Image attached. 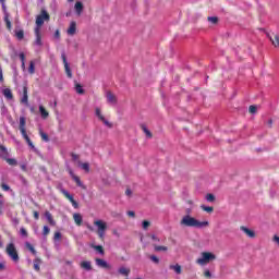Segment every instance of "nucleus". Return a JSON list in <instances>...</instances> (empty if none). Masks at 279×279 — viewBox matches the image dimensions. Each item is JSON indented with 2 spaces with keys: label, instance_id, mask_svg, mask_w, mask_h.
I'll return each mask as SVG.
<instances>
[{
  "label": "nucleus",
  "instance_id": "nucleus-33",
  "mask_svg": "<svg viewBox=\"0 0 279 279\" xmlns=\"http://www.w3.org/2000/svg\"><path fill=\"white\" fill-rule=\"evenodd\" d=\"M207 21L209 23H211L213 25H217V23H219V17H217V16H209V17H207Z\"/></svg>",
  "mask_w": 279,
  "mask_h": 279
},
{
  "label": "nucleus",
  "instance_id": "nucleus-45",
  "mask_svg": "<svg viewBox=\"0 0 279 279\" xmlns=\"http://www.w3.org/2000/svg\"><path fill=\"white\" fill-rule=\"evenodd\" d=\"M24 140L26 141L27 145L31 146L32 149H36V147L34 146V143L32 142L29 136L25 137Z\"/></svg>",
  "mask_w": 279,
  "mask_h": 279
},
{
  "label": "nucleus",
  "instance_id": "nucleus-24",
  "mask_svg": "<svg viewBox=\"0 0 279 279\" xmlns=\"http://www.w3.org/2000/svg\"><path fill=\"white\" fill-rule=\"evenodd\" d=\"M81 267L86 271H90L93 269L90 262H86V260L81 263Z\"/></svg>",
  "mask_w": 279,
  "mask_h": 279
},
{
  "label": "nucleus",
  "instance_id": "nucleus-50",
  "mask_svg": "<svg viewBox=\"0 0 279 279\" xmlns=\"http://www.w3.org/2000/svg\"><path fill=\"white\" fill-rule=\"evenodd\" d=\"M0 215H3V196L0 194Z\"/></svg>",
  "mask_w": 279,
  "mask_h": 279
},
{
  "label": "nucleus",
  "instance_id": "nucleus-53",
  "mask_svg": "<svg viewBox=\"0 0 279 279\" xmlns=\"http://www.w3.org/2000/svg\"><path fill=\"white\" fill-rule=\"evenodd\" d=\"M204 276H205V278H213V274L208 269L205 270Z\"/></svg>",
  "mask_w": 279,
  "mask_h": 279
},
{
  "label": "nucleus",
  "instance_id": "nucleus-22",
  "mask_svg": "<svg viewBox=\"0 0 279 279\" xmlns=\"http://www.w3.org/2000/svg\"><path fill=\"white\" fill-rule=\"evenodd\" d=\"M169 269H171L172 271H174L178 276H180V274H182V266H180V264L177 265H170Z\"/></svg>",
  "mask_w": 279,
  "mask_h": 279
},
{
  "label": "nucleus",
  "instance_id": "nucleus-37",
  "mask_svg": "<svg viewBox=\"0 0 279 279\" xmlns=\"http://www.w3.org/2000/svg\"><path fill=\"white\" fill-rule=\"evenodd\" d=\"M142 130L146 134L147 138H151V132L145 126V124H142Z\"/></svg>",
  "mask_w": 279,
  "mask_h": 279
},
{
  "label": "nucleus",
  "instance_id": "nucleus-57",
  "mask_svg": "<svg viewBox=\"0 0 279 279\" xmlns=\"http://www.w3.org/2000/svg\"><path fill=\"white\" fill-rule=\"evenodd\" d=\"M125 195H126L128 197H132V190L126 189Z\"/></svg>",
  "mask_w": 279,
  "mask_h": 279
},
{
  "label": "nucleus",
  "instance_id": "nucleus-62",
  "mask_svg": "<svg viewBox=\"0 0 279 279\" xmlns=\"http://www.w3.org/2000/svg\"><path fill=\"white\" fill-rule=\"evenodd\" d=\"M34 217H35V219H39L40 214H38V211H34Z\"/></svg>",
  "mask_w": 279,
  "mask_h": 279
},
{
  "label": "nucleus",
  "instance_id": "nucleus-5",
  "mask_svg": "<svg viewBox=\"0 0 279 279\" xmlns=\"http://www.w3.org/2000/svg\"><path fill=\"white\" fill-rule=\"evenodd\" d=\"M50 16L47 10H41V13L36 17V27L40 29L45 25V21H49Z\"/></svg>",
  "mask_w": 279,
  "mask_h": 279
},
{
  "label": "nucleus",
  "instance_id": "nucleus-34",
  "mask_svg": "<svg viewBox=\"0 0 279 279\" xmlns=\"http://www.w3.org/2000/svg\"><path fill=\"white\" fill-rule=\"evenodd\" d=\"M25 246L27 247V250H29V252H32V254H34V256H36V248H34V246L32 245V243L26 242Z\"/></svg>",
  "mask_w": 279,
  "mask_h": 279
},
{
  "label": "nucleus",
  "instance_id": "nucleus-46",
  "mask_svg": "<svg viewBox=\"0 0 279 279\" xmlns=\"http://www.w3.org/2000/svg\"><path fill=\"white\" fill-rule=\"evenodd\" d=\"M49 232H51V229H49V227H47V226H44L43 235L47 236L49 234Z\"/></svg>",
  "mask_w": 279,
  "mask_h": 279
},
{
  "label": "nucleus",
  "instance_id": "nucleus-41",
  "mask_svg": "<svg viewBox=\"0 0 279 279\" xmlns=\"http://www.w3.org/2000/svg\"><path fill=\"white\" fill-rule=\"evenodd\" d=\"M20 234H21V236H23L24 239H27V236H28L27 230H26L24 227H22V228L20 229Z\"/></svg>",
  "mask_w": 279,
  "mask_h": 279
},
{
  "label": "nucleus",
  "instance_id": "nucleus-8",
  "mask_svg": "<svg viewBox=\"0 0 279 279\" xmlns=\"http://www.w3.org/2000/svg\"><path fill=\"white\" fill-rule=\"evenodd\" d=\"M95 114L99 119V121H102L104 125H106L107 128H112V123H110L108 120H106V118L101 113V109L96 108L95 109Z\"/></svg>",
  "mask_w": 279,
  "mask_h": 279
},
{
  "label": "nucleus",
  "instance_id": "nucleus-12",
  "mask_svg": "<svg viewBox=\"0 0 279 279\" xmlns=\"http://www.w3.org/2000/svg\"><path fill=\"white\" fill-rule=\"evenodd\" d=\"M35 45L37 47H43V37L40 36V29L38 27H35Z\"/></svg>",
  "mask_w": 279,
  "mask_h": 279
},
{
  "label": "nucleus",
  "instance_id": "nucleus-64",
  "mask_svg": "<svg viewBox=\"0 0 279 279\" xmlns=\"http://www.w3.org/2000/svg\"><path fill=\"white\" fill-rule=\"evenodd\" d=\"M87 229L90 230V232H93V230H95V228H93V226L87 225Z\"/></svg>",
  "mask_w": 279,
  "mask_h": 279
},
{
  "label": "nucleus",
  "instance_id": "nucleus-43",
  "mask_svg": "<svg viewBox=\"0 0 279 279\" xmlns=\"http://www.w3.org/2000/svg\"><path fill=\"white\" fill-rule=\"evenodd\" d=\"M201 208H202V210H205V213H213V210H214L213 207H208L206 205H202Z\"/></svg>",
  "mask_w": 279,
  "mask_h": 279
},
{
  "label": "nucleus",
  "instance_id": "nucleus-27",
  "mask_svg": "<svg viewBox=\"0 0 279 279\" xmlns=\"http://www.w3.org/2000/svg\"><path fill=\"white\" fill-rule=\"evenodd\" d=\"M78 167H81V169H83V171H86L87 173L88 171H90V165H88V162L82 163V161H78Z\"/></svg>",
  "mask_w": 279,
  "mask_h": 279
},
{
  "label": "nucleus",
  "instance_id": "nucleus-15",
  "mask_svg": "<svg viewBox=\"0 0 279 279\" xmlns=\"http://www.w3.org/2000/svg\"><path fill=\"white\" fill-rule=\"evenodd\" d=\"M0 158L2 160H8L10 158V153L8 151V148L0 144Z\"/></svg>",
  "mask_w": 279,
  "mask_h": 279
},
{
  "label": "nucleus",
  "instance_id": "nucleus-35",
  "mask_svg": "<svg viewBox=\"0 0 279 279\" xmlns=\"http://www.w3.org/2000/svg\"><path fill=\"white\" fill-rule=\"evenodd\" d=\"M75 90L78 95H84V88L80 85V83L75 84Z\"/></svg>",
  "mask_w": 279,
  "mask_h": 279
},
{
  "label": "nucleus",
  "instance_id": "nucleus-59",
  "mask_svg": "<svg viewBox=\"0 0 279 279\" xmlns=\"http://www.w3.org/2000/svg\"><path fill=\"white\" fill-rule=\"evenodd\" d=\"M54 38H57V39L60 38V31L57 29V31L54 32Z\"/></svg>",
  "mask_w": 279,
  "mask_h": 279
},
{
  "label": "nucleus",
  "instance_id": "nucleus-3",
  "mask_svg": "<svg viewBox=\"0 0 279 279\" xmlns=\"http://www.w3.org/2000/svg\"><path fill=\"white\" fill-rule=\"evenodd\" d=\"M5 252L8 256L11 258V260H13V263H19V252L16 251V246L14 245V243H9L7 245Z\"/></svg>",
  "mask_w": 279,
  "mask_h": 279
},
{
  "label": "nucleus",
  "instance_id": "nucleus-7",
  "mask_svg": "<svg viewBox=\"0 0 279 279\" xmlns=\"http://www.w3.org/2000/svg\"><path fill=\"white\" fill-rule=\"evenodd\" d=\"M3 14H4V23L7 25V29H12V22L10 21V13L8 12V8L5 7V2L1 3Z\"/></svg>",
  "mask_w": 279,
  "mask_h": 279
},
{
  "label": "nucleus",
  "instance_id": "nucleus-19",
  "mask_svg": "<svg viewBox=\"0 0 279 279\" xmlns=\"http://www.w3.org/2000/svg\"><path fill=\"white\" fill-rule=\"evenodd\" d=\"M106 97H107L108 104H111L112 106H114L117 104V96H114V94H112V92H107Z\"/></svg>",
  "mask_w": 279,
  "mask_h": 279
},
{
  "label": "nucleus",
  "instance_id": "nucleus-11",
  "mask_svg": "<svg viewBox=\"0 0 279 279\" xmlns=\"http://www.w3.org/2000/svg\"><path fill=\"white\" fill-rule=\"evenodd\" d=\"M20 132L23 136V138H27V131L25 130V117L20 118Z\"/></svg>",
  "mask_w": 279,
  "mask_h": 279
},
{
  "label": "nucleus",
  "instance_id": "nucleus-9",
  "mask_svg": "<svg viewBox=\"0 0 279 279\" xmlns=\"http://www.w3.org/2000/svg\"><path fill=\"white\" fill-rule=\"evenodd\" d=\"M57 189L60 191V193H62V195H64V197H66V199H69V202H75V198H73V195H71V193H69V191L64 190V187L62 186V184H59L57 186Z\"/></svg>",
  "mask_w": 279,
  "mask_h": 279
},
{
  "label": "nucleus",
  "instance_id": "nucleus-2",
  "mask_svg": "<svg viewBox=\"0 0 279 279\" xmlns=\"http://www.w3.org/2000/svg\"><path fill=\"white\" fill-rule=\"evenodd\" d=\"M216 259H217L216 254H213L210 252H203L202 257L196 259V263L197 265H201L202 267H204V265H208V263Z\"/></svg>",
  "mask_w": 279,
  "mask_h": 279
},
{
  "label": "nucleus",
  "instance_id": "nucleus-60",
  "mask_svg": "<svg viewBox=\"0 0 279 279\" xmlns=\"http://www.w3.org/2000/svg\"><path fill=\"white\" fill-rule=\"evenodd\" d=\"M267 125H268L269 128H271V125H274V120H272V119H269L268 122H267Z\"/></svg>",
  "mask_w": 279,
  "mask_h": 279
},
{
  "label": "nucleus",
  "instance_id": "nucleus-56",
  "mask_svg": "<svg viewBox=\"0 0 279 279\" xmlns=\"http://www.w3.org/2000/svg\"><path fill=\"white\" fill-rule=\"evenodd\" d=\"M0 82L3 84V69L0 65Z\"/></svg>",
  "mask_w": 279,
  "mask_h": 279
},
{
  "label": "nucleus",
  "instance_id": "nucleus-1",
  "mask_svg": "<svg viewBox=\"0 0 279 279\" xmlns=\"http://www.w3.org/2000/svg\"><path fill=\"white\" fill-rule=\"evenodd\" d=\"M208 221H199L196 218L191 217V215H185L180 221V226H184L185 228H206L208 227Z\"/></svg>",
  "mask_w": 279,
  "mask_h": 279
},
{
  "label": "nucleus",
  "instance_id": "nucleus-47",
  "mask_svg": "<svg viewBox=\"0 0 279 279\" xmlns=\"http://www.w3.org/2000/svg\"><path fill=\"white\" fill-rule=\"evenodd\" d=\"M72 180H74V182L77 184V186H84V184H82V180H80V177H74Z\"/></svg>",
  "mask_w": 279,
  "mask_h": 279
},
{
  "label": "nucleus",
  "instance_id": "nucleus-61",
  "mask_svg": "<svg viewBox=\"0 0 279 279\" xmlns=\"http://www.w3.org/2000/svg\"><path fill=\"white\" fill-rule=\"evenodd\" d=\"M128 215L130 216V217H136V214L134 213V211H128Z\"/></svg>",
  "mask_w": 279,
  "mask_h": 279
},
{
  "label": "nucleus",
  "instance_id": "nucleus-42",
  "mask_svg": "<svg viewBox=\"0 0 279 279\" xmlns=\"http://www.w3.org/2000/svg\"><path fill=\"white\" fill-rule=\"evenodd\" d=\"M149 226H151V222H149V220H144L142 222L143 230H147V228H149Z\"/></svg>",
  "mask_w": 279,
  "mask_h": 279
},
{
  "label": "nucleus",
  "instance_id": "nucleus-30",
  "mask_svg": "<svg viewBox=\"0 0 279 279\" xmlns=\"http://www.w3.org/2000/svg\"><path fill=\"white\" fill-rule=\"evenodd\" d=\"M15 36L17 40H23V38H25V32H23V29L15 31Z\"/></svg>",
  "mask_w": 279,
  "mask_h": 279
},
{
  "label": "nucleus",
  "instance_id": "nucleus-54",
  "mask_svg": "<svg viewBox=\"0 0 279 279\" xmlns=\"http://www.w3.org/2000/svg\"><path fill=\"white\" fill-rule=\"evenodd\" d=\"M1 189H2V191H10V185L2 183Z\"/></svg>",
  "mask_w": 279,
  "mask_h": 279
},
{
  "label": "nucleus",
  "instance_id": "nucleus-16",
  "mask_svg": "<svg viewBox=\"0 0 279 279\" xmlns=\"http://www.w3.org/2000/svg\"><path fill=\"white\" fill-rule=\"evenodd\" d=\"M240 230L242 232H244V234H246V236H248V239H254V236H256V233L254 232V230H252L247 227H241Z\"/></svg>",
  "mask_w": 279,
  "mask_h": 279
},
{
  "label": "nucleus",
  "instance_id": "nucleus-31",
  "mask_svg": "<svg viewBox=\"0 0 279 279\" xmlns=\"http://www.w3.org/2000/svg\"><path fill=\"white\" fill-rule=\"evenodd\" d=\"M39 135L41 136L45 143H49V135H47V133H45L43 129H39Z\"/></svg>",
  "mask_w": 279,
  "mask_h": 279
},
{
  "label": "nucleus",
  "instance_id": "nucleus-38",
  "mask_svg": "<svg viewBox=\"0 0 279 279\" xmlns=\"http://www.w3.org/2000/svg\"><path fill=\"white\" fill-rule=\"evenodd\" d=\"M155 252H167L169 250L167 246L154 245Z\"/></svg>",
  "mask_w": 279,
  "mask_h": 279
},
{
  "label": "nucleus",
  "instance_id": "nucleus-29",
  "mask_svg": "<svg viewBox=\"0 0 279 279\" xmlns=\"http://www.w3.org/2000/svg\"><path fill=\"white\" fill-rule=\"evenodd\" d=\"M5 162H8V165H10L11 167H16L19 165V162L16 161V159L14 158H10L8 157L7 159H4Z\"/></svg>",
  "mask_w": 279,
  "mask_h": 279
},
{
  "label": "nucleus",
  "instance_id": "nucleus-13",
  "mask_svg": "<svg viewBox=\"0 0 279 279\" xmlns=\"http://www.w3.org/2000/svg\"><path fill=\"white\" fill-rule=\"evenodd\" d=\"M76 32H77V23H75V21H72L68 28V35L75 36Z\"/></svg>",
  "mask_w": 279,
  "mask_h": 279
},
{
  "label": "nucleus",
  "instance_id": "nucleus-32",
  "mask_svg": "<svg viewBox=\"0 0 279 279\" xmlns=\"http://www.w3.org/2000/svg\"><path fill=\"white\" fill-rule=\"evenodd\" d=\"M28 73H31V75H34L36 73V66L34 64V61L29 62Z\"/></svg>",
  "mask_w": 279,
  "mask_h": 279
},
{
  "label": "nucleus",
  "instance_id": "nucleus-44",
  "mask_svg": "<svg viewBox=\"0 0 279 279\" xmlns=\"http://www.w3.org/2000/svg\"><path fill=\"white\" fill-rule=\"evenodd\" d=\"M149 258L153 263H155V265H158V263H160V259L156 255H150Z\"/></svg>",
  "mask_w": 279,
  "mask_h": 279
},
{
  "label": "nucleus",
  "instance_id": "nucleus-6",
  "mask_svg": "<svg viewBox=\"0 0 279 279\" xmlns=\"http://www.w3.org/2000/svg\"><path fill=\"white\" fill-rule=\"evenodd\" d=\"M61 60L64 64L66 76L71 80L73 77V72L71 71V66L69 65V61L66 60V53H61Z\"/></svg>",
  "mask_w": 279,
  "mask_h": 279
},
{
  "label": "nucleus",
  "instance_id": "nucleus-14",
  "mask_svg": "<svg viewBox=\"0 0 279 279\" xmlns=\"http://www.w3.org/2000/svg\"><path fill=\"white\" fill-rule=\"evenodd\" d=\"M21 104H24V106H29V96H27V86H23V96L21 98Z\"/></svg>",
  "mask_w": 279,
  "mask_h": 279
},
{
  "label": "nucleus",
  "instance_id": "nucleus-48",
  "mask_svg": "<svg viewBox=\"0 0 279 279\" xmlns=\"http://www.w3.org/2000/svg\"><path fill=\"white\" fill-rule=\"evenodd\" d=\"M71 156H72V160L74 162H80V155H76L75 153H72Z\"/></svg>",
  "mask_w": 279,
  "mask_h": 279
},
{
  "label": "nucleus",
  "instance_id": "nucleus-39",
  "mask_svg": "<svg viewBox=\"0 0 279 279\" xmlns=\"http://www.w3.org/2000/svg\"><path fill=\"white\" fill-rule=\"evenodd\" d=\"M34 269L35 271H40V259L36 258L34 260Z\"/></svg>",
  "mask_w": 279,
  "mask_h": 279
},
{
  "label": "nucleus",
  "instance_id": "nucleus-36",
  "mask_svg": "<svg viewBox=\"0 0 279 279\" xmlns=\"http://www.w3.org/2000/svg\"><path fill=\"white\" fill-rule=\"evenodd\" d=\"M93 247H94V250L96 252H98V254H101V256H104V254H105L104 246H101V245H94Z\"/></svg>",
  "mask_w": 279,
  "mask_h": 279
},
{
  "label": "nucleus",
  "instance_id": "nucleus-40",
  "mask_svg": "<svg viewBox=\"0 0 279 279\" xmlns=\"http://www.w3.org/2000/svg\"><path fill=\"white\" fill-rule=\"evenodd\" d=\"M257 111H258V106L256 105L250 106L248 112H251V114H256Z\"/></svg>",
  "mask_w": 279,
  "mask_h": 279
},
{
  "label": "nucleus",
  "instance_id": "nucleus-17",
  "mask_svg": "<svg viewBox=\"0 0 279 279\" xmlns=\"http://www.w3.org/2000/svg\"><path fill=\"white\" fill-rule=\"evenodd\" d=\"M267 38H269L270 43H272L274 47L279 48V35L272 34L269 35L267 34Z\"/></svg>",
  "mask_w": 279,
  "mask_h": 279
},
{
  "label": "nucleus",
  "instance_id": "nucleus-49",
  "mask_svg": "<svg viewBox=\"0 0 279 279\" xmlns=\"http://www.w3.org/2000/svg\"><path fill=\"white\" fill-rule=\"evenodd\" d=\"M54 241H60V239H62V233H60V231H57L54 233V236H53Z\"/></svg>",
  "mask_w": 279,
  "mask_h": 279
},
{
  "label": "nucleus",
  "instance_id": "nucleus-20",
  "mask_svg": "<svg viewBox=\"0 0 279 279\" xmlns=\"http://www.w3.org/2000/svg\"><path fill=\"white\" fill-rule=\"evenodd\" d=\"M74 10H75L77 16H82V12H84V4L80 1H77L74 5Z\"/></svg>",
  "mask_w": 279,
  "mask_h": 279
},
{
  "label": "nucleus",
  "instance_id": "nucleus-52",
  "mask_svg": "<svg viewBox=\"0 0 279 279\" xmlns=\"http://www.w3.org/2000/svg\"><path fill=\"white\" fill-rule=\"evenodd\" d=\"M150 239L155 241V243H160V238H157L156 234H150Z\"/></svg>",
  "mask_w": 279,
  "mask_h": 279
},
{
  "label": "nucleus",
  "instance_id": "nucleus-51",
  "mask_svg": "<svg viewBox=\"0 0 279 279\" xmlns=\"http://www.w3.org/2000/svg\"><path fill=\"white\" fill-rule=\"evenodd\" d=\"M206 199H207V202L213 203V202H215V196L213 194H207Z\"/></svg>",
  "mask_w": 279,
  "mask_h": 279
},
{
  "label": "nucleus",
  "instance_id": "nucleus-18",
  "mask_svg": "<svg viewBox=\"0 0 279 279\" xmlns=\"http://www.w3.org/2000/svg\"><path fill=\"white\" fill-rule=\"evenodd\" d=\"M267 38H269L270 43H272L274 47L279 48V35L272 34L269 35L267 34Z\"/></svg>",
  "mask_w": 279,
  "mask_h": 279
},
{
  "label": "nucleus",
  "instance_id": "nucleus-23",
  "mask_svg": "<svg viewBox=\"0 0 279 279\" xmlns=\"http://www.w3.org/2000/svg\"><path fill=\"white\" fill-rule=\"evenodd\" d=\"M45 217H46L48 223H50L51 226H56V220H53V216H51V213L46 211Z\"/></svg>",
  "mask_w": 279,
  "mask_h": 279
},
{
  "label": "nucleus",
  "instance_id": "nucleus-25",
  "mask_svg": "<svg viewBox=\"0 0 279 279\" xmlns=\"http://www.w3.org/2000/svg\"><path fill=\"white\" fill-rule=\"evenodd\" d=\"M39 112H40L43 119H48L49 118V111L46 110L45 107L39 106Z\"/></svg>",
  "mask_w": 279,
  "mask_h": 279
},
{
  "label": "nucleus",
  "instance_id": "nucleus-28",
  "mask_svg": "<svg viewBox=\"0 0 279 279\" xmlns=\"http://www.w3.org/2000/svg\"><path fill=\"white\" fill-rule=\"evenodd\" d=\"M118 271L121 276H130V268L120 267Z\"/></svg>",
  "mask_w": 279,
  "mask_h": 279
},
{
  "label": "nucleus",
  "instance_id": "nucleus-21",
  "mask_svg": "<svg viewBox=\"0 0 279 279\" xmlns=\"http://www.w3.org/2000/svg\"><path fill=\"white\" fill-rule=\"evenodd\" d=\"M2 95L5 97V99H9V100L14 99V95H12V89L10 88H4L2 90Z\"/></svg>",
  "mask_w": 279,
  "mask_h": 279
},
{
  "label": "nucleus",
  "instance_id": "nucleus-58",
  "mask_svg": "<svg viewBox=\"0 0 279 279\" xmlns=\"http://www.w3.org/2000/svg\"><path fill=\"white\" fill-rule=\"evenodd\" d=\"M20 60L21 62H25V53L23 52L20 53Z\"/></svg>",
  "mask_w": 279,
  "mask_h": 279
},
{
  "label": "nucleus",
  "instance_id": "nucleus-26",
  "mask_svg": "<svg viewBox=\"0 0 279 279\" xmlns=\"http://www.w3.org/2000/svg\"><path fill=\"white\" fill-rule=\"evenodd\" d=\"M73 219H74V222L76 223V226H82V221H83L82 215L74 214Z\"/></svg>",
  "mask_w": 279,
  "mask_h": 279
},
{
  "label": "nucleus",
  "instance_id": "nucleus-10",
  "mask_svg": "<svg viewBox=\"0 0 279 279\" xmlns=\"http://www.w3.org/2000/svg\"><path fill=\"white\" fill-rule=\"evenodd\" d=\"M96 265L97 267H100V269H112V266H110V264L102 258H96Z\"/></svg>",
  "mask_w": 279,
  "mask_h": 279
},
{
  "label": "nucleus",
  "instance_id": "nucleus-55",
  "mask_svg": "<svg viewBox=\"0 0 279 279\" xmlns=\"http://www.w3.org/2000/svg\"><path fill=\"white\" fill-rule=\"evenodd\" d=\"M68 172L70 173V175H71L72 180H73V178H75V177H76V175H75V173L73 172V169L68 168Z\"/></svg>",
  "mask_w": 279,
  "mask_h": 279
},
{
  "label": "nucleus",
  "instance_id": "nucleus-63",
  "mask_svg": "<svg viewBox=\"0 0 279 279\" xmlns=\"http://www.w3.org/2000/svg\"><path fill=\"white\" fill-rule=\"evenodd\" d=\"M72 206L74 207V208H78V204L76 203V201H74V202H72Z\"/></svg>",
  "mask_w": 279,
  "mask_h": 279
},
{
  "label": "nucleus",
  "instance_id": "nucleus-4",
  "mask_svg": "<svg viewBox=\"0 0 279 279\" xmlns=\"http://www.w3.org/2000/svg\"><path fill=\"white\" fill-rule=\"evenodd\" d=\"M94 226L97 228L99 239L104 240L106 236V231L108 230V225L104 220H96L94 221Z\"/></svg>",
  "mask_w": 279,
  "mask_h": 279
}]
</instances>
